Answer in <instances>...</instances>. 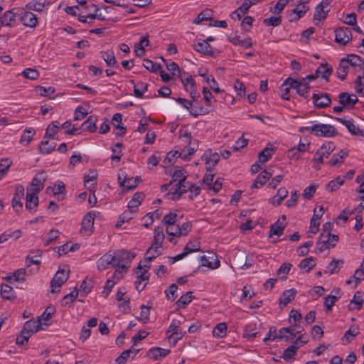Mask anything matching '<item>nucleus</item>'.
Wrapping results in <instances>:
<instances>
[{
	"label": "nucleus",
	"instance_id": "f257e3e1",
	"mask_svg": "<svg viewBox=\"0 0 364 364\" xmlns=\"http://www.w3.org/2000/svg\"><path fill=\"white\" fill-rule=\"evenodd\" d=\"M362 72L358 75L354 82L355 92L364 96V60L359 55L349 54L346 58H342L337 68L336 75L341 80H344L348 73L355 74Z\"/></svg>",
	"mask_w": 364,
	"mask_h": 364
},
{
	"label": "nucleus",
	"instance_id": "f03ea898",
	"mask_svg": "<svg viewBox=\"0 0 364 364\" xmlns=\"http://www.w3.org/2000/svg\"><path fill=\"white\" fill-rule=\"evenodd\" d=\"M113 267H115L116 274L127 272L130 267L132 261L135 257V254L124 250H118L112 251Z\"/></svg>",
	"mask_w": 364,
	"mask_h": 364
},
{
	"label": "nucleus",
	"instance_id": "7ed1b4c3",
	"mask_svg": "<svg viewBox=\"0 0 364 364\" xmlns=\"http://www.w3.org/2000/svg\"><path fill=\"white\" fill-rule=\"evenodd\" d=\"M311 0H289V6L292 9L289 14V21L296 22L304 17L309 11Z\"/></svg>",
	"mask_w": 364,
	"mask_h": 364
},
{
	"label": "nucleus",
	"instance_id": "20e7f679",
	"mask_svg": "<svg viewBox=\"0 0 364 364\" xmlns=\"http://www.w3.org/2000/svg\"><path fill=\"white\" fill-rule=\"evenodd\" d=\"M301 132L310 131L316 136L332 137L338 134L334 126L327 124H315L312 126L302 127Z\"/></svg>",
	"mask_w": 364,
	"mask_h": 364
},
{
	"label": "nucleus",
	"instance_id": "39448f33",
	"mask_svg": "<svg viewBox=\"0 0 364 364\" xmlns=\"http://www.w3.org/2000/svg\"><path fill=\"white\" fill-rule=\"evenodd\" d=\"M290 85V87L296 90V93L305 98L308 97L310 86L308 82L301 80H295L291 77L287 78L282 83V87Z\"/></svg>",
	"mask_w": 364,
	"mask_h": 364
},
{
	"label": "nucleus",
	"instance_id": "423d86ee",
	"mask_svg": "<svg viewBox=\"0 0 364 364\" xmlns=\"http://www.w3.org/2000/svg\"><path fill=\"white\" fill-rule=\"evenodd\" d=\"M336 146L333 142H327L323 144L316 152L313 161L315 163L322 164L323 159L328 158L329 155L334 151Z\"/></svg>",
	"mask_w": 364,
	"mask_h": 364
},
{
	"label": "nucleus",
	"instance_id": "0eeeda50",
	"mask_svg": "<svg viewBox=\"0 0 364 364\" xmlns=\"http://www.w3.org/2000/svg\"><path fill=\"white\" fill-rule=\"evenodd\" d=\"M68 272L65 269H59L55 274L50 282L51 292L55 293L60 291L61 286L68 279Z\"/></svg>",
	"mask_w": 364,
	"mask_h": 364
},
{
	"label": "nucleus",
	"instance_id": "6e6552de",
	"mask_svg": "<svg viewBox=\"0 0 364 364\" xmlns=\"http://www.w3.org/2000/svg\"><path fill=\"white\" fill-rule=\"evenodd\" d=\"M220 158V156L217 152H213V151L209 149L204 152L201 156V160L205 162L207 171H212L218 163Z\"/></svg>",
	"mask_w": 364,
	"mask_h": 364
},
{
	"label": "nucleus",
	"instance_id": "1a4fd4ad",
	"mask_svg": "<svg viewBox=\"0 0 364 364\" xmlns=\"http://www.w3.org/2000/svg\"><path fill=\"white\" fill-rule=\"evenodd\" d=\"M289 323L290 324V327L294 328L296 333H300L304 331V326H302V315L299 311L292 309L289 312Z\"/></svg>",
	"mask_w": 364,
	"mask_h": 364
},
{
	"label": "nucleus",
	"instance_id": "9d476101",
	"mask_svg": "<svg viewBox=\"0 0 364 364\" xmlns=\"http://www.w3.org/2000/svg\"><path fill=\"white\" fill-rule=\"evenodd\" d=\"M352 39V33L349 28L339 27L335 31V41L341 46H346Z\"/></svg>",
	"mask_w": 364,
	"mask_h": 364
},
{
	"label": "nucleus",
	"instance_id": "9b49d317",
	"mask_svg": "<svg viewBox=\"0 0 364 364\" xmlns=\"http://www.w3.org/2000/svg\"><path fill=\"white\" fill-rule=\"evenodd\" d=\"M332 0H322L315 8V13L314 15V21H323L327 17L328 13L330 11L329 6Z\"/></svg>",
	"mask_w": 364,
	"mask_h": 364
},
{
	"label": "nucleus",
	"instance_id": "f8f14e48",
	"mask_svg": "<svg viewBox=\"0 0 364 364\" xmlns=\"http://www.w3.org/2000/svg\"><path fill=\"white\" fill-rule=\"evenodd\" d=\"M24 198V187L21 185L18 184L15 187V193L14 194V197L11 200V205L14 208V210L19 213L23 209V203L22 200Z\"/></svg>",
	"mask_w": 364,
	"mask_h": 364
},
{
	"label": "nucleus",
	"instance_id": "ddd939ff",
	"mask_svg": "<svg viewBox=\"0 0 364 364\" xmlns=\"http://www.w3.org/2000/svg\"><path fill=\"white\" fill-rule=\"evenodd\" d=\"M187 191L188 189L186 182L176 181V183L173 184L171 188L168 191L167 196L171 200H178L181 196Z\"/></svg>",
	"mask_w": 364,
	"mask_h": 364
},
{
	"label": "nucleus",
	"instance_id": "4468645a",
	"mask_svg": "<svg viewBox=\"0 0 364 364\" xmlns=\"http://www.w3.org/2000/svg\"><path fill=\"white\" fill-rule=\"evenodd\" d=\"M338 102L343 107L351 109L354 107L355 105L358 102V98L354 94L341 92L338 95Z\"/></svg>",
	"mask_w": 364,
	"mask_h": 364
},
{
	"label": "nucleus",
	"instance_id": "2eb2a0df",
	"mask_svg": "<svg viewBox=\"0 0 364 364\" xmlns=\"http://www.w3.org/2000/svg\"><path fill=\"white\" fill-rule=\"evenodd\" d=\"M336 120L345 125L348 132L353 136H364V130L361 129L358 125L355 124L353 119H346L337 118Z\"/></svg>",
	"mask_w": 364,
	"mask_h": 364
},
{
	"label": "nucleus",
	"instance_id": "dca6fc26",
	"mask_svg": "<svg viewBox=\"0 0 364 364\" xmlns=\"http://www.w3.org/2000/svg\"><path fill=\"white\" fill-rule=\"evenodd\" d=\"M298 333L292 328L291 327L282 328L278 332L275 330L273 331L272 340H275L276 338L279 339H286L289 341L292 338L295 337Z\"/></svg>",
	"mask_w": 364,
	"mask_h": 364
},
{
	"label": "nucleus",
	"instance_id": "f3484780",
	"mask_svg": "<svg viewBox=\"0 0 364 364\" xmlns=\"http://www.w3.org/2000/svg\"><path fill=\"white\" fill-rule=\"evenodd\" d=\"M94 220V215L91 212L85 214L82 220L80 232L87 235H90L92 232Z\"/></svg>",
	"mask_w": 364,
	"mask_h": 364
},
{
	"label": "nucleus",
	"instance_id": "a211bd4d",
	"mask_svg": "<svg viewBox=\"0 0 364 364\" xmlns=\"http://www.w3.org/2000/svg\"><path fill=\"white\" fill-rule=\"evenodd\" d=\"M46 176L44 173L37 174L32 180L29 191L36 194L44 187Z\"/></svg>",
	"mask_w": 364,
	"mask_h": 364
},
{
	"label": "nucleus",
	"instance_id": "6ab92c4d",
	"mask_svg": "<svg viewBox=\"0 0 364 364\" xmlns=\"http://www.w3.org/2000/svg\"><path fill=\"white\" fill-rule=\"evenodd\" d=\"M20 20L22 24L26 27L35 28L38 24L37 15L31 11H24L22 13Z\"/></svg>",
	"mask_w": 364,
	"mask_h": 364
},
{
	"label": "nucleus",
	"instance_id": "aec40b11",
	"mask_svg": "<svg viewBox=\"0 0 364 364\" xmlns=\"http://www.w3.org/2000/svg\"><path fill=\"white\" fill-rule=\"evenodd\" d=\"M182 83L185 90L190 93L193 101L200 97V94L196 91V84L191 76L182 79Z\"/></svg>",
	"mask_w": 364,
	"mask_h": 364
},
{
	"label": "nucleus",
	"instance_id": "412c9836",
	"mask_svg": "<svg viewBox=\"0 0 364 364\" xmlns=\"http://www.w3.org/2000/svg\"><path fill=\"white\" fill-rule=\"evenodd\" d=\"M312 100L315 107L318 108L326 107L331 103V100L328 94H314L312 96Z\"/></svg>",
	"mask_w": 364,
	"mask_h": 364
},
{
	"label": "nucleus",
	"instance_id": "4be33fe9",
	"mask_svg": "<svg viewBox=\"0 0 364 364\" xmlns=\"http://www.w3.org/2000/svg\"><path fill=\"white\" fill-rule=\"evenodd\" d=\"M109 266L113 267L112 251H109L103 255L97 261V268L100 271L105 270L109 268Z\"/></svg>",
	"mask_w": 364,
	"mask_h": 364
},
{
	"label": "nucleus",
	"instance_id": "5701e85b",
	"mask_svg": "<svg viewBox=\"0 0 364 364\" xmlns=\"http://www.w3.org/2000/svg\"><path fill=\"white\" fill-rule=\"evenodd\" d=\"M118 181L121 187L124 188V190L129 191L132 190L135 187H136L138 184V177H127L123 176L122 175H119Z\"/></svg>",
	"mask_w": 364,
	"mask_h": 364
},
{
	"label": "nucleus",
	"instance_id": "b1692460",
	"mask_svg": "<svg viewBox=\"0 0 364 364\" xmlns=\"http://www.w3.org/2000/svg\"><path fill=\"white\" fill-rule=\"evenodd\" d=\"M169 349H165L159 347L151 348L147 353L148 357L153 360H159L170 353Z\"/></svg>",
	"mask_w": 364,
	"mask_h": 364
},
{
	"label": "nucleus",
	"instance_id": "393cba45",
	"mask_svg": "<svg viewBox=\"0 0 364 364\" xmlns=\"http://www.w3.org/2000/svg\"><path fill=\"white\" fill-rule=\"evenodd\" d=\"M272 173L264 170L262 171L255 178L253 184L252 185V188H261L263 185L266 183L267 181L272 177Z\"/></svg>",
	"mask_w": 364,
	"mask_h": 364
},
{
	"label": "nucleus",
	"instance_id": "a878e982",
	"mask_svg": "<svg viewBox=\"0 0 364 364\" xmlns=\"http://www.w3.org/2000/svg\"><path fill=\"white\" fill-rule=\"evenodd\" d=\"M162 254V247L151 242L150 247L145 253L144 259L146 261L151 262L153 259Z\"/></svg>",
	"mask_w": 364,
	"mask_h": 364
},
{
	"label": "nucleus",
	"instance_id": "bb28decb",
	"mask_svg": "<svg viewBox=\"0 0 364 364\" xmlns=\"http://www.w3.org/2000/svg\"><path fill=\"white\" fill-rule=\"evenodd\" d=\"M212 111V109L209 108V107L202 106L199 104H191V108L190 110V114L194 118H197L200 115H205L210 113Z\"/></svg>",
	"mask_w": 364,
	"mask_h": 364
},
{
	"label": "nucleus",
	"instance_id": "cd10ccee",
	"mask_svg": "<svg viewBox=\"0 0 364 364\" xmlns=\"http://www.w3.org/2000/svg\"><path fill=\"white\" fill-rule=\"evenodd\" d=\"M333 73L332 67L327 63H321L316 70V73L318 77H321L326 81L328 80L329 77Z\"/></svg>",
	"mask_w": 364,
	"mask_h": 364
},
{
	"label": "nucleus",
	"instance_id": "c85d7f7f",
	"mask_svg": "<svg viewBox=\"0 0 364 364\" xmlns=\"http://www.w3.org/2000/svg\"><path fill=\"white\" fill-rule=\"evenodd\" d=\"M16 21V14L12 11H6L0 17V26L12 27Z\"/></svg>",
	"mask_w": 364,
	"mask_h": 364
},
{
	"label": "nucleus",
	"instance_id": "c756f323",
	"mask_svg": "<svg viewBox=\"0 0 364 364\" xmlns=\"http://www.w3.org/2000/svg\"><path fill=\"white\" fill-rule=\"evenodd\" d=\"M323 214V206L320 207V215H317L316 210H314V215L311 218L309 226V232L316 234L318 230V227L320 225V218Z\"/></svg>",
	"mask_w": 364,
	"mask_h": 364
},
{
	"label": "nucleus",
	"instance_id": "7c9ffc66",
	"mask_svg": "<svg viewBox=\"0 0 364 364\" xmlns=\"http://www.w3.org/2000/svg\"><path fill=\"white\" fill-rule=\"evenodd\" d=\"M144 198V196L142 193H134L132 199L129 201L127 208L131 210L132 212H136L138 207L140 205Z\"/></svg>",
	"mask_w": 364,
	"mask_h": 364
},
{
	"label": "nucleus",
	"instance_id": "2f4dec72",
	"mask_svg": "<svg viewBox=\"0 0 364 364\" xmlns=\"http://www.w3.org/2000/svg\"><path fill=\"white\" fill-rule=\"evenodd\" d=\"M259 331L257 327L256 323H250L245 326L243 338L248 340H252L258 334Z\"/></svg>",
	"mask_w": 364,
	"mask_h": 364
},
{
	"label": "nucleus",
	"instance_id": "473e14b6",
	"mask_svg": "<svg viewBox=\"0 0 364 364\" xmlns=\"http://www.w3.org/2000/svg\"><path fill=\"white\" fill-rule=\"evenodd\" d=\"M364 302V296L360 292L357 291L353 296V299L349 304L350 310H360L362 308L363 303Z\"/></svg>",
	"mask_w": 364,
	"mask_h": 364
},
{
	"label": "nucleus",
	"instance_id": "72a5a7b5",
	"mask_svg": "<svg viewBox=\"0 0 364 364\" xmlns=\"http://www.w3.org/2000/svg\"><path fill=\"white\" fill-rule=\"evenodd\" d=\"M194 49L199 53L207 55H213L212 47L207 41L198 42L194 44Z\"/></svg>",
	"mask_w": 364,
	"mask_h": 364
},
{
	"label": "nucleus",
	"instance_id": "f704fd0d",
	"mask_svg": "<svg viewBox=\"0 0 364 364\" xmlns=\"http://www.w3.org/2000/svg\"><path fill=\"white\" fill-rule=\"evenodd\" d=\"M97 117L96 115H90L82 124L83 130L89 131L92 133L95 132L97 130L96 122Z\"/></svg>",
	"mask_w": 364,
	"mask_h": 364
},
{
	"label": "nucleus",
	"instance_id": "c9c22d12",
	"mask_svg": "<svg viewBox=\"0 0 364 364\" xmlns=\"http://www.w3.org/2000/svg\"><path fill=\"white\" fill-rule=\"evenodd\" d=\"M38 204V197L36 193L30 192L28 189L26 195V208L28 210H33Z\"/></svg>",
	"mask_w": 364,
	"mask_h": 364
},
{
	"label": "nucleus",
	"instance_id": "e433bc0d",
	"mask_svg": "<svg viewBox=\"0 0 364 364\" xmlns=\"http://www.w3.org/2000/svg\"><path fill=\"white\" fill-rule=\"evenodd\" d=\"M345 177L338 176L335 179L328 182L326 186V190L328 192H333L338 190L344 183Z\"/></svg>",
	"mask_w": 364,
	"mask_h": 364
},
{
	"label": "nucleus",
	"instance_id": "4c0bfd02",
	"mask_svg": "<svg viewBox=\"0 0 364 364\" xmlns=\"http://www.w3.org/2000/svg\"><path fill=\"white\" fill-rule=\"evenodd\" d=\"M102 58L106 63L107 66L117 68V62L116 60L114 53L112 50H107L101 52Z\"/></svg>",
	"mask_w": 364,
	"mask_h": 364
},
{
	"label": "nucleus",
	"instance_id": "58836bf2",
	"mask_svg": "<svg viewBox=\"0 0 364 364\" xmlns=\"http://www.w3.org/2000/svg\"><path fill=\"white\" fill-rule=\"evenodd\" d=\"M287 196L288 191L287 188L282 187L277 191V194L270 199L269 202L274 205H279Z\"/></svg>",
	"mask_w": 364,
	"mask_h": 364
},
{
	"label": "nucleus",
	"instance_id": "ea45409f",
	"mask_svg": "<svg viewBox=\"0 0 364 364\" xmlns=\"http://www.w3.org/2000/svg\"><path fill=\"white\" fill-rule=\"evenodd\" d=\"M22 235L21 230H16L14 231H6L0 235V243H4L11 238L16 240L21 237Z\"/></svg>",
	"mask_w": 364,
	"mask_h": 364
},
{
	"label": "nucleus",
	"instance_id": "a19ab883",
	"mask_svg": "<svg viewBox=\"0 0 364 364\" xmlns=\"http://www.w3.org/2000/svg\"><path fill=\"white\" fill-rule=\"evenodd\" d=\"M296 291L294 289L286 290L283 292L279 299L280 305L287 306L295 297Z\"/></svg>",
	"mask_w": 364,
	"mask_h": 364
},
{
	"label": "nucleus",
	"instance_id": "79ce46f5",
	"mask_svg": "<svg viewBox=\"0 0 364 364\" xmlns=\"http://www.w3.org/2000/svg\"><path fill=\"white\" fill-rule=\"evenodd\" d=\"M228 326L225 323H219L213 331V336L215 338H222L227 335Z\"/></svg>",
	"mask_w": 364,
	"mask_h": 364
},
{
	"label": "nucleus",
	"instance_id": "37998d69",
	"mask_svg": "<svg viewBox=\"0 0 364 364\" xmlns=\"http://www.w3.org/2000/svg\"><path fill=\"white\" fill-rule=\"evenodd\" d=\"M343 264V261L341 259H333L331 262L326 267L325 271L328 274L337 273Z\"/></svg>",
	"mask_w": 364,
	"mask_h": 364
},
{
	"label": "nucleus",
	"instance_id": "c03bdc74",
	"mask_svg": "<svg viewBox=\"0 0 364 364\" xmlns=\"http://www.w3.org/2000/svg\"><path fill=\"white\" fill-rule=\"evenodd\" d=\"M24 328H27L30 331L31 333H35L41 330H42V327L41 325V320H34L31 319L27 321L23 326Z\"/></svg>",
	"mask_w": 364,
	"mask_h": 364
},
{
	"label": "nucleus",
	"instance_id": "a18cd8bd",
	"mask_svg": "<svg viewBox=\"0 0 364 364\" xmlns=\"http://www.w3.org/2000/svg\"><path fill=\"white\" fill-rule=\"evenodd\" d=\"M359 333V328L357 326L353 325L345 333L342 338V341H346L347 343H350Z\"/></svg>",
	"mask_w": 364,
	"mask_h": 364
},
{
	"label": "nucleus",
	"instance_id": "49530a36",
	"mask_svg": "<svg viewBox=\"0 0 364 364\" xmlns=\"http://www.w3.org/2000/svg\"><path fill=\"white\" fill-rule=\"evenodd\" d=\"M97 183V173L93 172L92 174L86 175L84 177V185L86 188L90 191H92V189L95 188V185Z\"/></svg>",
	"mask_w": 364,
	"mask_h": 364
},
{
	"label": "nucleus",
	"instance_id": "de8ad7c7",
	"mask_svg": "<svg viewBox=\"0 0 364 364\" xmlns=\"http://www.w3.org/2000/svg\"><path fill=\"white\" fill-rule=\"evenodd\" d=\"M165 238V235L163 232L162 228L157 227L154 229V238L152 243L158 245V247H161Z\"/></svg>",
	"mask_w": 364,
	"mask_h": 364
},
{
	"label": "nucleus",
	"instance_id": "09e8293b",
	"mask_svg": "<svg viewBox=\"0 0 364 364\" xmlns=\"http://www.w3.org/2000/svg\"><path fill=\"white\" fill-rule=\"evenodd\" d=\"M77 296L78 292L77 291H73L66 294L65 296H64L61 301V306L65 307H70L73 305L75 300L77 299Z\"/></svg>",
	"mask_w": 364,
	"mask_h": 364
},
{
	"label": "nucleus",
	"instance_id": "8fccbe9b",
	"mask_svg": "<svg viewBox=\"0 0 364 364\" xmlns=\"http://www.w3.org/2000/svg\"><path fill=\"white\" fill-rule=\"evenodd\" d=\"M178 158H181L183 161H188V156H186L185 151H171L166 156V159L171 163L174 162Z\"/></svg>",
	"mask_w": 364,
	"mask_h": 364
},
{
	"label": "nucleus",
	"instance_id": "3c124183",
	"mask_svg": "<svg viewBox=\"0 0 364 364\" xmlns=\"http://www.w3.org/2000/svg\"><path fill=\"white\" fill-rule=\"evenodd\" d=\"M149 84L144 82H138L134 86V95L138 97H142L143 95L147 91Z\"/></svg>",
	"mask_w": 364,
	"mask_h": 364
},
{
	"label": "nucleus",
	"instance_id": "603ef678",
	"mask_svg": "<svg viewBox=\"0 0 364 364\" xmlns=\"http://www.w3.org/2000/svg\"><path fill=\"white\" fill-rule=\"evenodd\" d=\"M92 288V280L85 279L80 284V289L77 292H78V294L80 293L81 296H85L91 291Z\"/></svg>",
	"mask_w": 364,
	"mask_h": 364
},
{
	"label": "nucleus",
	"instance_id": "864d4df0",
	"mask_svg": "<svg viewBox=\"0 0 364 364\" xmlns=\"http://www.w3.org/2000/svg\"><path fill=\"white\" fill-rule=\"evenodd\" d=\"M274 149L272 148H265L258 154V161L261 164L267 162L272 156Z\"/></svg>",
	"mask_w": 364,
	"mask_h": 364
},
{
	"label": "nucleus",
	"instance_id": "5fc2aeb1",
	"mask_svg": "<svg viewBox=\"0 0 364 364\" xmlns=\"http://www.w3.org/2000/svg\"><path fill=\"white\" fill-rule=\"evenodd\" d=\"M193 292L188 291L183 294L176 301L178 306L181 308H186L193 300Z\"/></svg>",
	"mask_w": 364,
	"mask_h": 364
},
{
	"label": "nucleus",
	"instance_id": "6e6d98bb",
	"mask_svg": "<svg viewBox=\"0 0 364 364\" xmlns=\"http://www.w3.org/2000/svg\"><path fill=\"white\" fill-rule=\"evenodd\" d=\"M139 349L135 350V351H133L132 349H128V350H126L124 351H123L121 355L116 358L115 360V363L116 364H125V363L127 362V359L128 357L130 356L131 354H133L132 355V358H134L137 352H139Z\"/></svg>",
	"mask_w": 364,
	"mask_h": 364
},
{
	"label": "nucleus",
	"instance_id": "4d7b16f0",
	"mask_svg": "<svg viewBox=\"0 0 364 364\" xmlns=\"http://www.w3.org/2000/svg\"><path fill=\"white\" fill-rule=\"evenodd\" d=\"M181 218V217H179L176 213L170 212L168 214L164 215V217L162 220V223L164 225H166V226L171 225H174L176 223V222L178 221V219Z\"/></svg>",
	"mask_w": 364,
	"mask_h": 364
},
{
	"label": "nucleus",
	"instance_id": "13d9d810",
	"mask_svg": "<svg viewBox=\"0 0 364 364\" xmlns=\"http://www.w3.org/2000/svg\"><path fill=\"white\" fill-rule=\"evenodd\" d=\"M287 4L289 5V0H279L274 7L270 8L269 11L274 15H279Z\"/></svg>",
	"mask_w": 364,
	"mask_h": 364
},
{
	"label": "nucleus",
	"instance_id": "bf43d9fd",
	"mask_svg": "<svg viewBox=\"0 0 364 364\" xmlns=\"http://www.w3.org/2000/svg\"><path fill=\"white\" fill-rule=\"evenodd\" d=\"M180 325H181V321L179 320L176 319V318L172 319V321L169 325L168 332L171 333L172 336L176 335V336H181L183 332L181 331L178 330Z\"/></svg>",
	"mask_w": 364,
	"mask_h": 364
},
{
	"label": "nucleus",
	"instance_id": "052dcab7",
	"mask_svg": "<svg viewBox=\"0 0 364 364\" xmlns=\"http://www.w3.org/2000/svg\"><path fill=\"white\" fill-rule=\"evenodd\" d=\"M1 295L4 299H11L14 297V289L8 284H3L1 287Z\"/></svg>",
	"mask_w": 364,
	"mask_h": 364
},
{
	"label": "nucleus",
	"instance_id": "680f3d73",
	"mask_svg": "<svg viewBox=\"0 0 364 364\" xmlns=\"http://www.w3.org/2000/svg\"><path fill=\"white\" fill-rule=\"evenodd\" d=\"M122 143H116L112 147V155L111 156L112 161H119L122 157Z\"/></svg>",
	"mask_w": 364,
	"mask_h": 364
},
{
	"label": "nucleus",
	"instance_id": "e2e57ef3",
	"mask_svg": "<svg viewBox=\"0 0 364 364\" xmlns=\"http://www.w3.org/2000/svg\"><path fill=\"white\" fill-rule=\"evenodd\" d=\"M203 95L205 102V106L209 107V108L213 109V104L215 102V100L213 99V96L208 88L205 87H203Z\"/></svg>",
	"mask_w": 364,
	"mask_h": 364
},
{
	"label": "nucleus",
	"instance_id": "0e129e2a",
	"mask_svg": "<svg viewBox=\"0 0 364 364\" xmlns=\"http://www.w3.org/2000/svg\"><path fill=\"white\" fill-rule=\"evenodd\" d=\"M149 315L150 308L145 305H142L141 306L140 315L137 317V319L141 321L143 323H146L149 321Z\"/></svg>",
	"mask_w": 364,
	"mask_h": 364
},
{
	"label": "nucleus",
	"instance_id": "69168bd1",
	"mask_svg": "<svg viewBox=\"0 0 364 364\" xmlns=\"http://www.w3.org/2000/svg\"><path fill=\"white\" fill-rule=\"evenodd\" d=\"M282 23V18L279 15H274L263 20V23L267 26L276 27Z\"/></svg>",
	"mask_w": 364,
	"mask_h": 364
},
{
	"label": "nucleus",
	"instance_id": "338daca9",
	"mask_svg": "<svg viewBox=\"0 0 364 364\" xmlns=\"http://www.w3.org/2000/svg\"><path fill=\"white\" fill-rule=\"evenodd\" d=\"M316 265V262L312 257H309L304 259L300 262V267L302 269H304L306 272H310V270Z\"/></svg>",
	"mask_w": 364,
	"mask_h": 364
},
{
	"label": "nucleus",
	"instance_id": "774afa93",
	"mask_svg": "<svg viewBox=\"0 0 364 364\" xmlns=\"http://www.w3.org/2000/svg\"><path fill=\"white\" fill-rule=\"evenodd\" d=\"M55 147V143H50L48 141H43L40 146L39 151L43 154H50Z\"/></svg>",
	"mask_w": 364,
	"mask_h": 364
}]
</instances>
